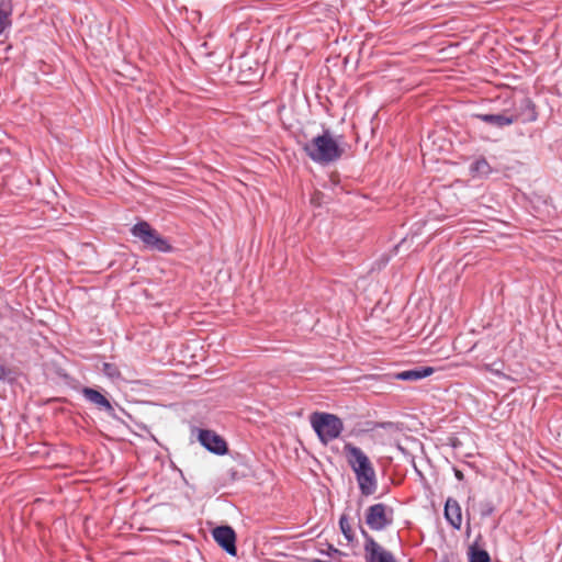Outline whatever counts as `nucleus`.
I'll return each instance as SVG.
<instances>
[{"instance_id": "nucleus-1", "label": "nucleus", "mask_w": 562, "mask_h": 562, "mask_svg": "<svg viewBox=\"0 0 562 562\" xmlns=\"http://www.w3.org/2000/svg\"><path fill=\"white\" fill-rule=\"evenodd\" d=\"M303 149L314 162L321 165H328L338 160L344 153V149L328 130L305 143Z\"/></svg>"}, {"instance_id": "nucleus-2", "label": "nucleus", "mask_w": 562, "mask_h": 562, "mask_svg": "<svg viewBox=\"0 0 562 562\" xmlns=\"http://www.w3.org/2000/svg\"><path fill=\"white\" fill-rule=\"evenodd\" d=\"M310 423L323 445L337 439L344 430L342 420L337 415L326 412L312 413Z\"/></svg>"}, {"instance_id": "nucleus-3", "label": "nucleus", "mask_w": 562, "mask_h": 562, "mask_svg": "<svg viewBox=\"0 0 562 562\" xmlns=\"http://www.w3.org/2000/svg\"><path fill=\"white\" fill-rule=\"evenodd\" d=\"M131 234L142 241L146 249L159 252H169L171 250L168 240L146 221H139L134 224L131 228Z\"/></svg>"}, {"instance_id": "nucleus-4", "label": "nucleus", "mask_w": 562, "mask_h": 562, "mask_svg": "<svg viewBox=\"0 0 562 562\" xmlns=\"http://www.w3.org/2000/svg\"><path fill=\"white\" fill-rule=\"evenodd\" d=\"M393 522V509L383 503L369 506L366 513V524L370 529L382 531Z\"/></svg>"}, {"instance_id": "nucleus-5", "label": "nucleus", "mask_w": 562, "mask_h": 562, "mask_svg": "<svg viewBox=\"0 0 562 562\" xmlns=\"http://www.w3.org/2000/svg\"><path fill=\"white\" fill-rule=\"evenodd\" d=\"M344 450L356 477L374 471L368 456L359 447L352 443H346Z\"/></svg>"}, {"instance_id": "nucleus-6", "label": "nucleus", "mask_w": 562, "mask_h": 562, "mask_svg": "<svg viewBox=\"0 0 562 562\" xmlns=\"http://www.w3.org/2000/svg\"><path fill=\"white\" fill-rule=\"evenodd\" d=\"M361 533L364 538V553L367 562H396L394 555L381 547L363 528Z\"/></svg>"}, {"instance_id": "nucleus-7", "label": "nucleus", "mask_w": 562, "mask_h": 562, "mask_svg": "<svg viewBox=\"0 0 562 562\" xmlns=\"http://www.w3.org/2000/svg\"><path fill=\"white\" fill-rule=\"evenodd\" d=\"M198 439L210 452L223 456L227 452L226 441L216 432L209 429H199Z\"/></svg>"}, {"instance_id": "nucleus-8", "label": "nucleus", "mask_w": 562, "mask_h": 562, "mask_svg": "<svg viewBox=\"0 0 562 562\" xmlns=\"http://www.w3.org/2000/svg\"><path fill=\"white\" fill-rule=\"evenodd\" d=\"M214 540L228 554L236 555V533L231 526H217L212 531Z\"/></svg>"}, {"instance_id": "nucleus-9", "label": "nucleus", "mask_w": 562, "mask_h": 562, "mask_svg": "<svg viewBox=\"0 0 562 562\" xmlns=\"http://www.w3.org/2000/svg\"><path fill=\"white\" fill-rule=\"evenodd\" d=\"M81 394L88 401L89 403L93 404L99 408L100 411H104L111 418L113 419H120V417L116 415L114 406L111 404V402L98 390L85 386L81 390Z\"/></svg>"}, {"instance_id": "nucleus-10", "label": "nucleus", "mask_w": 562, "mask_h": 562, "mask_svg": "<svg viewBox=\"0 0 562 562\" xmlns=\"http://www.w3.org/2000/svg\"><path fill=\"white\" fill-rule=\"evenodd\" d=\"M474 117L498 128L509 126L518 120V115L509 110H505L502 113L474 114Z\"/></svg>"}, {"instance_id": "nucleus-11", "label": "nucleus", "mask_w": 562, "mask_h": 562, "mask_svg": "<svg viewBox=\"0 0 562 562\" xmlns=\"http://www.w3.org/2000/svg\"><path fill=\"white\" fill-rule=\"evenodd\" d=\"M443 515L451 527L459 530L462 524L461 507L457 499L448 497L445 503Z\"/></svg>"}, {"instance_id": "nucleus-12", "label": "nucleus", "mask_w": 562, "mask_h": 562, "mask_svg": "<svg viewBox=\"0 0 562 562\" xmlns=\"http://www.w3.org/2000/svg\"><path fill=\"white\" fill-rule=\"evenodd\" d=\"M434 369L431 367H416L414 369L405 370L395 374L397 380L403 381H418L431 375Z\"/></svg>"}, {"instance_id": "nucleus-13", "label": "nucleus", "mask_w": 562, "mask_h": 562, "mask_svg": "<svg viewBox=\"0 0 562 562\" xmlns=\"http://www.w3.org/2000/svg\"><path fill=\"white\" fill-rule=\"evenodd\" d=\"M360 492L364 496L372 495L376 491V477L375 471L369 472L368 474H362L356 477Z\"/></svg>"}, {"instance_id": "nucleus-14", "label": "nucleus", "mask_w": 562, "mask_h": 562, "mask_svg": "<svg viewBox=\"0 0 562 562\" xmlns=\"http://www.w3.org/2000/svg\"><path fill=\"white\" fill-rule=\"evenodd\" d=\"M12 1L0 0V35L12 25Z\"/></svg>"}, {"instance_id": "nucleus-15", "label": "nucleus", "mask_w": 562, "mask_h": 562, "mask_svg": "<svg viewBox=\"0 0 562 562\" xmlns=\"http://www.w3.org/2000/svg\"><path fill=\"white\" fill-rule=\"evenodd\" d=\"M468 558L469 562H491L488 552L480 548L476 543L469 547Z\"/></svg>"}, {"instance_id": "nucleus-16", "label": "nucleus", "mask_w": 562, "mask_h": 562, "mask_svg": "<svg viewBox=\"0 0 562 562\" xmlns=\"http://www.w3.org/2000/svg\"><path fill=\"white\" fill-rule=\"evenodd\" d=\"M520 109L522 110V113L518 114V117L521 115L524 122H531L537 119V113L535 111V105L532 101L529 98H522L520 100Z\"/></svg>"}, {"instance_id": "nucleus-17", "label": "nucleus", "mask_w": 562, "mask_h": 562, "mask_svg": "<svg viewBox=\"0 0 562 562\" xmlns=\"http://www.w3.org/2000/svg\"><path fill=\"white\" fill-rule=\"evenodd\" d=\"M471 171L475 176L485 177L492 171V168L485 158H479L471 165Z\"/></svg>"}, {"instance_id": "nucleus-18", "label": "nucleus", "mask_w": 562, "mask_h": 562, "mask_svg": "<svg viewBox=\"0 0 562 562\" xmlns=\"http://www.w3.org/2000/svg\"><path fill=\"white\" fill-rule=\"evenodd\" d=\"M339 527H340L342 535L347 539V541L348 542L353 541L355 533H353L352 528L345 515H342L339 519Z\"/></svg>"}, {"instance_id": "nucleus-19", "label": "nucleus", "mask_w": 562, "mask_h": 562, "mask_svg": "<svg viewBox=\"0 0 562 562\" xmlns=\"http://www.w3.org/2000/svg\"><path fill=\"white\" fill-rule=\"evenodd\" d=\"M102 372L112 380L120 376V370L114 363L104 362L102 366Z\"/></svg>"}, {"instance_id": "nucleus-20", "label": "nucleus", "mask_w": 562, "mask_h": 562, "mask_svg": "<svg viewBox=\"0 0 562 562\" xmlns=\"http://www.w3.org/2000/svg\"><path fill=\"white\" fill-rule=\"evenodd\" d=\"M482 517H488L494 512V504L491 501H483L479 505Z\"/></svg>"}, {"instance_id": "nucleus-21", "label": "nucleus", "mask_w": 562, "mask_h": 562, "mask_svg": "<svg viewBox=\"0 0 562 562\" xmlns=\"http://www.w3.org/2000/svg\"><path fill=\"white\" fill-rule=\"evenodd\" d=\"M12 371L10 369H7L4 366H0V380L3 382H11L13 381Z\"/></svg>"}, {"instance_id": "nucleus-22", "label": "nucleus", "mask_w": 562, "mask_h": 562, "mask_svg": "<svg viewBox=\"0 0 562 562\" xmlns=\"http://www.w3.org/2000/svg\"><path fill=\"white\" fill-rule=\"evenodd\" d=\"M454 474H456V477H457L459 481L463 480V474H462V472H461V471H459V470H454Z\"/></svg>"}, {"instance_id": "nucleus-23", "label": "nucleus", "mask_w": 562, "mask_h": 562, "mask_svg": "<svg viewBox=\"0 0 562 562\" xmlns=\"http://www.w3.org/2000/svg\"><path fill=\"white\" fill-rule=\"evenodd\" d=\"M329 552L339 553V551L334 547H329Z\"/></svg>"}]
</instances>
